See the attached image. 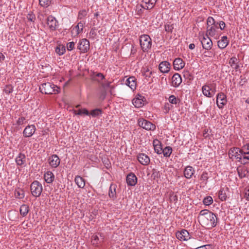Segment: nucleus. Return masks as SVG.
Instances as JSON below:
<instances>
[{
  "instance_id": "f257e3e1",
  "label": "nucleus",
  "mask_w": 249,
  "mask_h": 249,
  "mask_svg": "<svg viewBox=\"0 0 249 249\" xmlns=\"http://www.w3.org/2000/svg\"><path fill=\"white\" fill-rule=\"evenodd\" d=\"M198 218L200 224L207 229H212L217 225V217L214 213L208 210H201L199 213Z\"/></svg>"
},
{
  "instance_id": "f03ea898",
  "label": "nucleus",
  "mask_w": 249,
  "mask_h": 249,
  "mask_svg": "<svg viewBox=\"0 0 249 249\" xmlns=\"http://www.w3.org/2000/svg\"><path fill=\"white\" fill-rule=\"evenodd\" d=\"M39 90L41 93L46 94H55L60 91V88L51 82L43 83L39 87Z\"/></svg>"
},
{
  "instance_id": "7ed1b4c3",
  "label": "nucleus",
  "mask_w": 249,
  "mask_h": 249,
  "mask_svg": "<svg viewBox=\"0 0 249 249\" xmlns=\"http://www.w3.org/2000/svg\"><path fill=\"white\" fill-rule=\"evenodd\" d=\"M140 43L144 52H147L152 46V39L147 35H142L140 37Z\"/></svg>"
},
{
  "instance_id": "20e7f679",
  "label": "nucleus",
  "mask_w": 249,
  "mask_h": 249,
  "mask_svg": "<svg viewBox=\"0 0 249 249\" xmlns=\"http://www.w3.org/2000/svg\"><path fill=\"white\" fill-rule=\"evenodd\" d=\"M30 190L34 196L39 197L42 192V185L38 181L35 180L31 184Z\"/></svg>"
},
{
  "instance_id": "39448f33",
  "label": "nucleus",
  "mask_w": 249,
  "mask_h": 249,
  "mask_svg": "<svg viewBox=\"0 0 249 249\" xmlns=\"http://www.w3.org/2000/svg\"><path fill=\"white\" fill-rule=\"evenodd\" d=\"M243 152V149H240L238 147H233L230 149L229 151V156L230 159L235 158L238 160V161H240L241 157L242 156V153Z\"/></svg>"
},
{
  "instance_id": "423d86ee",
  "label": "nucleus",
  "mask_w": 249,
  "mask_h": 249,
  "mask_svg": "<svg viewBox=\"0 0 249 249\" xmlns=\"http://www.w3.org/2000/svg\"><path fill=\"white\" fill-rule=\"evenodd\" d=\"M138 123L140 126L147 130H153L156 128L154 124L143 118L139 119Z\"/></svg>"
},
{
  "instance_id": "0eeeda50",
  "label": "nucleus",
  "mask_w": 249,
  "mask_h": 249,
  "mask_svg": "<svg viewBox=\"0 0 249 249\" xmlns=\"http://www.w3.org/2000/svg\"><path fill=\"white\" fill-rule=\"evenodd\" d=\"M77 49L81 53H87L89 49V42L86 38L80 40L78 42Z\"/></svg>"
},
{
  "instance_id": "6e6552de",
  "label": "nucleus",
  "mask_w": 249,
  "mask_h": 249,
  "mask_svg": "<svg viewBox=\"0 0 249 249\" xmlns=\"http://www.w3.org/2000/svg\"><path fill=\"white\" fill-rule=\"evenodd\" d=\"M227 100L225 94L222 92L217 94L216 96V104L218 108H222L223 106L227 104Z\"/></svg>"
},
{
  "instance_id": "1a4fd4ad",
  "label": "nucleus",
  "mask_w": 249,
  "mask_h": 249,
  "mask_svg": "<svg viewBox=\"0 0 249 249\" xmlns=\"http://www.w3.org/2000/svg\"><path fill=\"white\" fill-rule=\"evenodd\" d=\"M48 161L52 168H55L59 165L60 160L57 155L54 154L49 158Z\"/></svg>"
},
{
  "instance_id": "9d476101",
  "label": "nucleus",
  "mask_w": 249,
  "mask_h": 249,
  "mask_svg": "<svg viewBox=\"0 0 249 249\" xmlns=\"http://www.w3.org/2000/svg\"><path fill=\"white\" fill-rule=\"evenodd\" d=\"M36 130V128L34 125H28L23 130V136L25 138L30 137L35 133Z\"/></svg>"
},
{
  "instance_id": "9b49d317",
  "label": "nucleus",
  "mask_w": 249,
  "mask_h": 249,
  "mask_svg": "<svg viewBox=\"0 0 249 249\" xmlns=\"http://www.w3.org/2000/svg\"><path fill=\"white\" fill-rule=\"evenodd\" d=\"M201 43L203 49L209 50L212 48L213 42L212 40L208 36H203V39L201 40Z\"/></svg>"
},
{
  "instance_id": "f8f14e48",
  "label": "nucleus",
  "mask_w": 249,
  "mask_h": 249,
  "mask_svg": "<svg viewBox=\"0 0 249 249\" xmlns=\"http://www.w3.org/2000/svg\"><path fill=\"white\" fill-rule=\"evenodd\" d=\"M126 181L128 186H134L137 183V178L134 173H130L127 175Z\"/></svg>"
},
{
  "instance_id": "ddd939ff",
  "label": "nucleus",
  "mask_w": 249,
  "mask_h": 249,
  "mask_svg": "<svg viewBox=\"0 0 249 249\" xmlns=\"http://www.w3.org/2000/svg\"><path fill=\"white\" fill-rule=\"evenodd\" d=\"M176 235L177 238L179 240L185 241L190 239L189 233L185 229H183L180 231H177L176 233Z\"/></svg>"
},
{
  "instance_id": "4468645a",
  "label": "nucleus",
  "mask_w": 249,
  "mask_h": 249,
  "mask_svg": "<svg viewBox=\"0 0 249 249\" xmlns=\"http://www.w3.org/2000/svg\"><path fill=\"white\" fill-rule=\"evenodd\" d=\"M58 22L55 18L52 16H50L47 18V25L49 29L52 31H54L57 26Z\"/></svg>"
},
{
  "instance_id": "2eb2a0df",
  "label": "nucleus",
  "mask_w": 249,
  "mask_h": 249,
  "mask_svg": "<svg viewBox=\"0 0 249 249\" xmlns=\"http://www.w3.org/2000/svg\"><path fill=\"white\" fill-rule=\"evenodd\" d=\"M170 64L167 61H162L159 64V70L162 73H168L170 70Z\"/></svg>"
},
{
  "instance_id": "dca6fc26",
  "label": "nucleus",
  "mask_w": 249,
  "mask_h": 249,
  "mask_svg": "<svg viewBox=\"0 0 249 249\" xmlns=\"http://www.w3.org/2000/svg\"><path fill=\"white\" fill-rule=\"evenodd\" d=\"M139 161L143 165H147L150 162V159L148 156L144 153H140L137 156Z\"/></svg>"
},
{
  "instance_id": "f3484780",
  "label": "nucleus",
  "mask_w": 249,
  "mask_h": 249,
  "mask_svg": "<svg viewBox=\"0 0 249 249\" xmlns=\"http://www.w3.org/2000/svg\"><path fill=\"white\" fill-rule=\"evenodd\" d=\"M173 66L175 70H179L184 67L185 63L180 58H177L174 61Z\"/></svg>"
},
{
  "instance_id": "a211bd4d",
  "label": "nucleus",
  "mask_w": 249,
  "mask_h": 249,
  "mask_svg": "<svg viewBox=\"0 0 249 249\" xmlns=\"http://www.w3.org/2000/svg\"><path fill=\"white\" fill-rule=\"evenodd\" d=\"M172 85L174 87H178L182 82V78L179 74L175 73L172 78Z\"/></svg>"
},
{
  "instance_id": "6ab92c4d",
  "label": "nucleus",
  "mask_w": 249,
  "mask_h": 249,
  "mask_svg": "<svg viewBox=\"0 0 249 249\" xmlns=\"http://www.w3.org/2000/svg\"><path fill=\"white\" fill-rule=\"evenodd\" d=\"M157 0H142V7L146 9H151L154 7Z\"/></svg>"
},
{
  "instance_id": "aec40b11",
  "label": "nucleus",
  "mask_w": 249,
  "mask_h": 249,
  "mask_svg": "<svg viewBox=\"0 0 249 249\" xmlns=\"http://www.w3.org/2000/svg\"><path fill=\"white\" fill-rule=\"evenodd\" d=\"M195 171L191 166H187L184 170V176L186 178H191L194 175Z\"/></svg>"
},
{
  "instance_id": "412c9836",
  "label": "nucleus",
  "mask_w": 249,
  "mask_h": 249,
  "mask_svg": "<svg viewBox=\"0 0 249 249\" xmlns=\"http://www.w3.org/2000/svg\"><path fill=\"white\" fill-rule=\"evenodd\" d=\"M126 85H127L132 90L136 88V78L134 76L129 77L126 81Z\"/></svg>"
},
{
  "instance_id": "4be33fe9",
  "label": "nucleus",
  "mask_w": 249,
  "mask_h": 249,
  "mask_svg": "<svg viewBox=\"0 0 249 249\" xmlns=\"http://www.w3.org/2000/svg\"><path fill=\"white\" fill-rule=\"evenodd\" d=\"M218 29V26L214 25L212 26H207V34L211 36H214L216 35L217 30Z\"/></svg>"
},
{
  "instance_id": "5701e85b",
  "label": "nucleus",
  "mask_w": 249,
  "mask_h": 249,
  "mask_svg": "<svg viewBox=\"0 0 249 249\" xmlns=\"http://www.w3.org/2000/svg\"><path fill=\"white\" fill-rule=\"evenodd\" d=\"M16 162L18 166L24 165L26 162L25 155L24 154L20 153L16 158Z\"/></svg>"
},
{
  "instance_id": "b1692460",
  "label": "nucleus",
  "mask_w": 249,
  "mask_h": 249,
  "mask_svg": "<svg viewBox=\"0 0 249 249\" xmlns=\"http://www.w3.org/2000/svg\"><path fill=\"white\" fill-rule=\"evenodd\" d=\"M229 44V41L227 36H223L221 39L217 42V45L220 49H224L226 48Z\"/></svg>"
},
{
  "instance_id": "393cba45",
  "label": "nucleus",
  "mask_w": 249,
  "mask_h": 249,
  "mask_svg": "<svg viewBox=\"0 0 249 249\" xmlns=\"http://www.w3.org/2000/svg\"><path fill=\"white\" fill-rule=\"evenodd\" d=\"M211 90H212V88L208 85H205L202 87V93L207 97H212L213 96Z\"/></svg>"
},
{
  "instance_id": "a878e982",
  "label": "nucleus",
  "mask_w": 249,
  "mask_h": 249,
  "mask_svg": "<svg viewBox=\"0 0 249 249\" xmlns=\"http://www.w3.org/2000/svg\"><path fill=\"white\" fill-rule=\"evenodd\" d=\"M229 63L230 66L236 71H237L239 68V65H238V59L236 57H232L231 58Z\"/></svg>"
},
{
  "instance_id": "bb28decb",
  "label": "nucleus",
  "mask_w": 249,
  "mask_h": 249,
  "mask_svg": "<svg viewBox=\"0 0 249 249\" xmlns=\"http://www.w3.org/2000/svg\"><path fill=\"white\" fill-rule=\"evenodd\" d=\"M44 178L47 183H51L54 180V176L52 172L47 171L44 174Z\"/></svg>"
},
{
  "instance_id": "cd10ccee",
  "label": "nucleus",
  "mask_w": 249,
  "mask_h": 249,
  "mask_svg": "<svg viewBox=\"0 0 249 249\" xmlns=\"http://www.w3.org/2000/svg\"><path fill=\"white\" fill-rule=\"evenodd\" d=\"M153 146L155 152L158 154H160L162 153L163 148H162L161 144L160 142L157 140L153 141Z\"/></svg>"
},
{
  "instance_id": "c85d7f7f",
  "label": "nucleus",
  "mask_w": 249,
  "mask_h": 249,
  "mask_svg": "<svg viewBox=\"0 0 249 249\" xmlns=\"http://www.w3.org/2000/svg\"><path fill=\"white\" fill-rule=\"evenodd\" d=\"M237 171L240 178H245L248 174L249 171L248 169L245 167H239L237 169Z\"/></svg>"
},
{
  "instance_id": "c756f323",
  "label": "nucleus",
  "mask_w": 249,
  "mask_h": 249,
  "mask_svg": "<svg viewBox=\"0 0 249 249\" xmlns=\"http://www.w3.org/2000/svg\"><path fill=\"white\" fill-rule=\"evenodd\" d=\"M75 182L78 187L83 188L85 186V180L80 176H77L75 178Z\"/></svg>"
},
{
  "instance_id": "7c9ffc66",
  "label": "nucleus",
  "mask_w": 249,
  "mask_h": 249,
  "mask_svg": "<svg viewBox=\"0 0 249 249\" xmlns=\"http://www.w3.org/2000/svg\"><path fill=\"white\" fill-rule=\"evenodd\" d=\"M29 211V207L26 204H22L20 208L19 212L22 216L27 215Z\"/></svg>"
},
{
  "instance_id": "2f4dec72",
  "label": "nucleus",
  "mask_w": 249,
  "mask_h": 249,
  "mask_svg": "<svg viewBox=\"0 0 249 249\" xmlns=\"http://www.w3.org/2000/svg\"><path fill=\"white\" fill-rule=\"evenodd\" d=\"M116 185L115 184H111L109 187L108 195L110 198H114L116 197Z\"/></svg>"
},
{
  "instance_id": "473e14b6",
  "label": "nucleus",
  "mask_w": 249,
  "mask_h": 249,
  "mask_svg": "<svg viewBox=\"0 0 249 249\" xmlns=\"http://www.w3.org/2000/svg\"><path fill=\"white\" fill-rule=\"evenodd\" d=\"M132 103L133 105L136 107H140L144 105L143 101L142 99H140L139 98H135L133 101Z\"/></svg>"
},
{
  "instance_id": "72a5a7b5",
  "label": "nucleus",
  "mask_w": 249,
  "mask_h": 249,
  "mask_svg": "<svg viewBox=\"0 0 249 249\" xmlns=\"http://www.w3.org/2000/svg\"><path fill=\"white\" fill-rule=\"evenodd\" d=\"M242 156L240 160L241 163L243 164L249 163V153L247 154V153L243 152Z\"/></svg>"
},
{
  "instance_id": "f704fd0d",
  "label": "nucleus",
  "mask_w": 249,
  "mask_h": 249,
  "mask_svg": "<svg viewBox=\"0 0 249 249\" xmlns=\"http://www.w3.org/2000/svg\"><path fill=\"white\" fill-rule=\"evenodd\" d=\"M172 152V148L170 146H166L163 149L162 153H163L164 157H169Z\"/></svg>"
},
{
  "instance_id": "c9c22d12",
  "label": "nucleus",
  "mask_w": 249,
  "mask_h": 249,
  "mask_svg": "<svg viewBox=\"0 0 249 249\" xmlns=\"http://www.w3.org/2000/svg\"><path fill=\"white\" fill-rule=\"evenodd\" d=\"M73 112L75 115H81L82 114L86 115H89V111L86 109H79L78 110H74Z\"/></svg>"
},
{
  "instance_id": "e433bc0d",
  "label": "nucleus",
  "mask_w": 249,
  "mask_h": 249,
  "mask_svg": "<svg viewBox=\"0 0 249 249\" xmlns=\"http://www.w3.org/2000/svg\"><path fill=\"white\" fill-rule=\"evenodd\" d=\"M15 195L17 198H23L24 197V192L21 189H17L15 191Z\"/></svg>"
},
{
  "instance_id": "4c0bfd02",
  "label": "nucleus",
  "mask_w": 249,
  "mask_h": 249,
  "mask_svg": "<svg viewBox=\"0 0 249 249\" xmlns=\"http://www.w3.org/2000/svg\"><path fill=\"white\" fill-rule=\"evenodd\" d=\"M56 53L59 55L63 54L66 52V49L64 46L58 45L55 49Z\"/></svg>"
},
{
  "instance_id": "58836bf2",
  "label": "nucleus",
  "mask_w": 249,
  "mask_h": 249,
  "mask_svg": "<svg viewBox=\"0 0 249 249\" xmlns=\"http://www.w3.org/2000/svg\"><path fill=\"white\" fill-rule=\"evenodd\" d=\"M218 22H216L214 19V18L212 17H209L207 19V26H218Z\"/></svg>"
},
{
  "instance_id": "ea45409f",
  "label": "nucleus",
  "mask_w": 249,
  "mask_h": 249,
  "mask_svg": "<svg viewBox=\"0 0 249 249\" xmlns=\"http://www.w3.org/2000/svg\"><path fill=\"white\" fill-rule=\"evenodd\" d=\"M203 202L205 205L209 206L213 202V199L210 196L205 197L203 200Z\"/></svg>"
},
{
  "instance_id": "a19ab883",
  "label": "nucleus",
  "mask_w": 249,
  "mask_h": 249,
  "mask_svg": "<svg viewBox=\"0 0 249 249\" xmlns=\"http://www.w3.org/2000/svg\"><path fill=\"white\" fill-rule=\"evenodd\" d=\"M102 111L101 109L96 108L91 111L89 114H90L92 117H96L101 114Z\"/></svg>"
},
{
  "instance_id": "79ce46f5",
  "label": "nucleus",
  "mask_w": 249,
  "mask_h": 249,
  "mask_svg": "<svg viewBox=\"0 0 249 249\" xmlns=\"http://www.w3.org/2000/svg\"><path fill=\"white\" fill-rule=\"evenodd\" d=\"M218 196L222 201H225L227 198V195L223 189H221L218 192Z\"/></svg>"
},
{
  "instance_id": "37998d69",
  "label": "nucleus",
  "mask_w": 249,
  "mask_h": 249,
  "mask_svg": "<svg viewBox=\"0 0 249 249\" xmlns=\"http://www.w3.org/2000/svg\"><path fill=\"white\" fill-rule=\"evenodd\" d=\"M183 75L185 79L189 81H191L193 79V75L188 71H184L183 72Z\"/></svg>"
},
{
  "instance_id": "c03bdc74",
  "label": "nucleus",
  "mask_w": 249,
  "mask_h": 249,
  "mask_svg": "<svg viewBox=\"0 0 249 249\" xmlns=\"http://www.w3.org/2000/svg\"><path fill=\"white\" fill-rule=\"evenodd\" d=\"M209 178L208 173L207 172H204L201 175L200 180L203 182H205V184H206Z\"/></svg>"
},
{
  "instance_id": "a18cd8bd",
  "label": "nucleus",
  "mask_w": 249,
  "mask_h": 249,
  "mask_svg": "<svg viewBox=\"0 0 249 249\" xmlns=\"http://www.w3.org/2000/svg\"><path fill=\"white\" fill-rule=\"evenodd\" d=\"M169 102L173 104H177L179 101V100L175 96L172 95L169 97Z\"/></svg>"
},
{
  "instance_id": "49530a36",
  "label": "nucleus",
  "mask_w": 249,
  "mask_h": 249,
  "mask_svg": "<svg viewBox=\"0 0 249 249\" xmlns=\"http://www.w3.org/2000/svg\"><path fill=\"white\" fill-rule=\"evenodd\" d=\"M91 242L93 245L96 246L98 244L99 237L97 235H93L91 236Z\"/></svg>"
},
{
  "instance_id": "de8ad7c7",
  "label": "nucleus",
  "mask_w": 249,
  "mask_h": 249,
  "mask_svg": "<svg viewBox=\"0 0 249 249\" xmlns=\"http://www.w3.org/2000/svg\"><path fill=\"white\" fill-rule=\"evenodd\" d=\"M26 123V119L24 117H19L16 122V124L18 125H21Z\"/></svg>"
},
{
  "instance_id": "09e8293b",
  "label": "nucleus",
  "mask_w": 249,
  "mask_h": 249,
  "mask_svg": "<svg viewBox=\"0 0 249 249\" xmlns=\"http://www.w3.org/2000/svg\"><path fill=\"white\" fill-rule=\"evenodd\" d=\"M51 3V0H39L40 4L43 7L48 6Z\"/></svg>"
},
{
  "instance_id": "8fccbe9b",
  "label": "nucleus",
  "mask_w": 249,
  "mask_h": 249,
  "mask_svg": "<svg viewBox=\"0 0 249 249\" xmlns=\"http://www.w3.org/2000/svg\"><path fill=\"white\" fill-rule=\"evenodd\" d=\"M13 88L12 85H7L4 89V91L6 94H9L12 92Z\"/></svg>"
},
{
  "instance_id": "3c124183",
  "label": "nucleus",
  "mask_w": 249,
  "mask_h": 249,
  "mask_svg": "<svg viewBox=\"0 0 249 249\" xmlns=\"http://www.w3.org/2000/svg\"><path fill=\"white\" fill-rule=\"evenodd\" d=\"M75 28L77 29V34H78L83 31V24L81 22H80L75 26Z\"/></svg>"
},
{
  "instance_id": "603ef678",
  "label": "nucleus",
  "mask_w": 249,
  "mask_h": 249,
  "mask_svg": "<svg viewBox=\"0 0 249 249\" xmlns=\"http://www.w3.org/2000/svg\"><path fill=\"white\" fill-rule=\"evenodd\" d=\"M165 30L166 32L172 33L174 29L173 24H166L164 26Z\"/></svg>"
},
{
  "instance_id": "864d4df0",
  "label": "nucleus",
  "mask_w": 249,
  "mask_h": 249,
  "mask_svg": "<svg viewBox=\"0 0 249 249\" xmlns=\"http://www.w3.org/2000/svg\"><path fill=\"white\" fill-rule=\"evenodd\" d=\"M27 18L28 20L32 21V22H34L36 19L35 15L32 13L28 14V15L27 16Z\"/></svg>"
},
{
  "instance_id": "5fc2aeb1",
  "label": "nucleus",
  "mask_w": 249,
  "mask_h": 249,
  "mask_svg": "<svg viewBox=\"0 0 249 249\" xmlns=\"http://www.w3.org/2000/svg\"><path fill=\"white\" fill-rule=\"evenodd\" d=\"M170 199L171 202L176 204L178 202V197L176 195L173 194L170 196Z\"/></svg>"
},
{
  "instance_id": "6e6d98bb",
  "label": "nucleus",
  "mask_w": 249,
  "mask_h": 249,
  "mask_svg": "<svg viewBox=\"0 0 249 249\" xmlns=\"http://www.w3.org/2000/svg\"><path fill=\"white\" fill-rule=\"evenodd\" d=\"M75 43L74 42H71L67 43V47L68 51H71L74 48Z\"/></svg>"
},
{
  "instance_id": "4d7b16f0",
  "label": "nucleus",
  "mask_w": 249,
  "mask_h": 249,
  "mask_svg": "<svg viewBox=\"0 0 249 249\" xmlns=\"http://www.w3.org/2000/svg\"><path fill=\"white\" fill-rule=\"evenodd\" d=\"M92 76L93 77H94L95 76L100 77L101 78V79H103L105 78V76L102 73H97L96 72H93Z\"/></svg>"
},
{
  "instance_id": "13d9d810",
  "label": "nucleus",
  "mask_w": 249,
  "mask_h": 249,
  "mask_svg": "<svg viewBox=\"0 0 249 249\" xmlns=\"http://www.w3.org/2000/svg\"><path fill=\"white\" fill-rule=\"evenodd\" d=\"M171 105L168 103L165 104L163 107V110L165 113H167L170 109Z\"/></svg>"
},
{
  "instance_id": "bf43d9fd",
  "label": "nucleus",
  "mask_w": 249,
  "mask_h": 249,
  "mask_svg": "<svg viewBox=\"0 0 249 249\" xmlns=\"http://www.w3.org/2000/svg\"><path fill=\"white\" fill-rule=\"evenodd\" d=\"M196 249H212V246L211 245H205L199 247Z\"/></svg>"
},
{
  "instance_id": "052dcab7",
  "label": "nucleus",
  "mask_w": 249,
  "mask_h": 249,
  "mask_svg": "<svg viewBox=\"0 0 249 249\" xmlns=\"http://www.w3.org/2000/svg\"><path fill=\"white\" fill-rule=\"evenodd\" d=\"M218 25L219 26V28L221 30H223L225 29L226 27V24L223 21H220L219 22H218Z\"/></svg>"
},
{
  "instance_id": "680f3d73",
  "label": "nucleus",
  "mask_w": 249,
  "mask_h": 249,
  "mask_svg": "<svg viewBox=\"0 0 249 249\" xmlns=\"http://www.w3.org/2000/svg\"><path fill=\"white\" fill-rule=\"evenodd\" d=\"M96 35V30L95 29H93V28L91 29L89 32V36L90 37L94 38Z\"/></svg>"
},
{
  "instance_id": "e2e57ef3",
  "label": "nucleus",
  "mask_w": 249,
  "mask_h": 249,
  "mask_svg": "<svg viewBox=\"0 0 249 249\" xmlns=\"http://www.w3.org/2000/svg\"><path fill=\"white\" fill-rule=\"evenodd\" d=\"M244 149L245 151H243V153H247V154L249 153V143H247L244 145Z\"/></svg>"
},
{
  "instance_id": "0e129e2a",
  "label": "nucleus",
  "mask_w": 249,
  "mask_h": 249,
  "mask_svg": "<svg viewBox=\"0 0 249 249\" xmlns=\"http://www.w3.org/2000/svg\"><path fill=\"white\" fill-rule=\"evenodd\" d=\"M245 197L248 200H249V189L245 192Z\"/></svg>"
},
{
  "instance_id": "69168bd1",
  "label": "nucleus",
  "mask_w": 249,
  "mask_h": 249,
  "mask_svg": "<svg viewBox=\"0 0 249 249\" xmlns=\"http://www.w3.org/2000/svg\"><path fill=\"white\" fill-rule=\"evenodd\" d=\"M148 71H149V70H147L145 71V72L144 73V75L145 76V77H150L151 76V75L152 74V71H150V72H149V75H148V74H146V72H148Z\"/></svg>"
},
{
  "instance_id": "338daca9",
  "label": "nucleus",
  "mask_w": 249,
  "mask_h": 249,
  "mask_svg": "<svg viewBox=\"0 0 249 249\" xmlns=\"http://www.w3.org/2000/svg\"><path fill=\"white\" fill-rule=\"evenodd\" d=\"M195 46H195V45L194 43H191V44H190L189 45V48L190 49L193 50V49H195Z\"/></svg>"
},
{
  "instance_id": "774afa93",
  "label": "nucleus",
  "mask_w": 249,
  "mask_h": 249,
  "mask_svg": "<svg viewBox=\"0 0 249 249\" xmlns=\"http://www.w3.org/2000/svg\"><path fill=\"white\" fill-rule=\"evenodd\" d=\"M5 56L4 55L1 53H0V61L3 60Z\"/></svg>"
}]
</instances>
